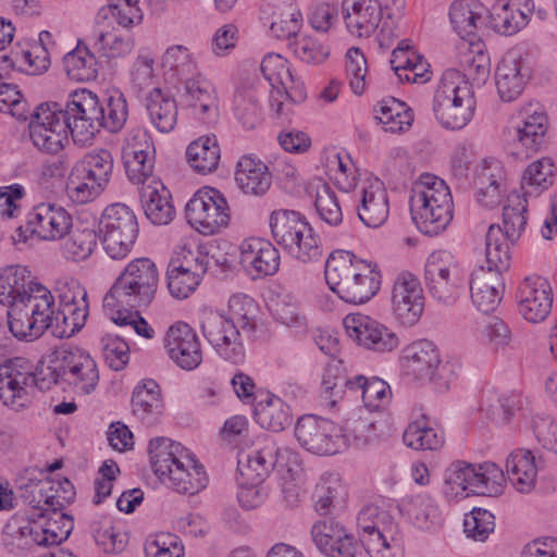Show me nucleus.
Listing matches in <instances>:
<instances>
[{
	"instance_id": "obj_55",
	"label": "nucleus",
	"mask_w": 557,
	"mask_h": 557,
	"mask_svg": "<svg viewBox=\"0 0 557 557\" xmlns=\"http://www.w3.org/2000/svg\"><path fill=\"white\" fill-rule=\"evenodd\" d=\"M95 47L103 52L107 58H120L129 54L135 42L131 35H122L115 27L98 26Z\"/></svg>"
},
{
	"instance_id": "obj_11",
	"label": "nucleus",
	"mask_w": 557,
	"mask_h": 557,
	"mask_svg": "<svg viewBox=\"0 0 557 557\" xmlns=\"http://www.w3.org/2000/svg\"><path fill=\"white\" fill-rule=\"evenodd\" d=\"M237 469L248 481H263L271 471H284L285 478L299 476L300 459L288 447H281L273 440H264L262 446L238 454Z\"/></svg>"
},
{
	"instance_id": "obj_22",
	"label": "nucleus",
	"mask_w": 557,
	"mask_h": 557,
	"mask_svg": "<svg viewBox=\"0 0 557 557\" xmlns=\"http://www.w3.org/2000/svg\"><path fill=\"white\" fill-rule=\"evenodd\" d=\"M424 310V296L420 281L409 272L400 273L392 289V312L406 326H412Z\"/></svg>"
},
{
	"instance_id": "obj_1",
	"label": "nucleus",
	"mask_w": 557,
	"mask_h": 557,
	"mask_svg": "<svg viewBox=\"0 0 557 557\" xmlns=\"http://www.w3.org/2000/svg\"><path fill=\"white\" fill-rule=\"evenodd\" d=\"M0 304L9 307L8 326L18 339L26 334H37L47 326L52 293L45 285L34 282L30 272L22 265H11L0 271Z\"/></svg>"
},
{
	"instance_id": "obj_26",
	"label": "nucleus",
	"mask_w": 557,
	"mask_h": 557,
	"mask_svg": "<svg viewBox=\"0 0 557 557\" xmlns=\"http://www.w3.org/2000/svg\"><path fill=\"white\" fill-rule=\"evenodd\" d=\"M60 354L64 384L82 395L94 392L99 382L96 361L79 348L60 349Z\"/></svg>"
},
{
	"instance_id": "obj_41",
	"label": "nucleus",
	"mask_w": 557,
	"mask_h": 557,
	"mask_svg": "<svg viewBox=\"0 0 557 557\" xmlns=\"http://www.w3.org/2000/svg\"><path fill=\"white\" fill-rule=\"evenodd\" d=\"M474 185L478 189V201L482 206L486 208L497 206L505 188L502 164L498 161L485 162L475 176Z\"/></svg>"
},
{
	"instance_id": "obj_13",
	"label": "nucleus",
	"mask_w": 557,
	"mask_h": 557,
	"mask_svg": "<svg viewBox=\"0 0 557 557\" xmlns=\"http://www.w3.org/2000/svg\"><path fill=\"white\" fill-rule=\"evenodd\" d=\"M138 223L133 210L124 203L106 208L99 222L103 249L112 259L127 256L138 235Z\"/></svg>"
},
{
	"instance_id": "obj_64",
	"label": "nucleus",
	"mask_w": 557,
	"mask_h": 557,
	"mask_svg": "<svg viewBox=\"0 0 557 557\" xmlns=\"http://www.w3.org/2000/svg\"><path fill=\"white\" fill-rule=\"evenodd\" d=\"M521 400L518 395H498L491 393L483 407L486 417L497 425L507 424L513 412L520 408Z\"/></svg>"
},
{
	"instance_id": "obj_17",
	"label": "nucleus",
	"mask_w": 557,
	"mask_h": 557,
	"mask_svg": "<svg viewBox=\"0 0 557 557\" xmlns=\"http://www.w3.org/2000/svg\"><path fill=\"white\" fill-rule=\"evenodd\" d=\"M547 132L546 114L529 104L523 108L518 121L508 129L511 139L508 140V150L516 159H528L537 152L544 143Z\"/></svg>"
},
{
	"instance_id": "obj_5",
	"label": "nucleus",
	"mask_w": 557,
	"mask_h": 557,
	"mask_svg": "<svg viewBox=\"0 0 557 557\" xmlns=\"http://www.w3.org/2000/svg\"><path fill=\"white\" fill-rule=\"evenodd\" d=\"M159 272L149 258L131 261L103 298L104 310L119 307L146 308L154 299Z\"/></svg>"
},
{
	"instance_id": "obj_30",
	"label": "nucleus",
	"mask_w": 557,
	"mask_h": 557,
	"mask_svg": "<svg viewBox=\"0 0 557 557\" xmlns=\"http://www.w3.org/2000/svg\"><path fill=\"white\" fill-rule=\"evenodd\" d=\"M509 202L510 203L503 209L505 230L496 224L490 225L485 237V249L495 246L490 243V237L498 234L499 240L498 236H494V238H497L496 245L498 247L496 250H505L506 255H510L508 243L515 244L524 231L527 224V216L524 215L527 212V200H521L519 196H513L509 199Z\"/></svg>"
},
{
	"instance_id": "obj_37",
	"label": "nucleus",
	"mask_w": 557,
	"mask_h": 557,
	"mask_svg": "<svg viewBox=\"0 0 557 557\" xmlns=\"http://www.w3.org/2000/svg\"><path fill=\"white\" fill-rule=\"evenodd\" d=\"M132 412L136 419L147 426L154 425L163 409L161 389L154 380L140 381L132 395Z\"/></svg>"
},
{
	"instance_id": "obj_36",
	"label": "nucleus",
	"mask_w": 557,
	"mask_h": 557,
	"mask_svg": "<svg viewBox=\"0 0 557 557\" xmlns=\"http://www.w3.org/2000/svg\"><path fill=\"white\" fill-rule=\"evenodd\" d=\"M260 70L277 96L285 95L293 102L305 100L306 95L302 88L293 86L294 77L286 59L280 54L270 53L263 58Z\"/></svg>"
},
{
	"instance_id": "obj_19",
	"label": "nucleus",
	"mask_w": 557,
	"mask_h": 557,
	"mask_svg": "<svg viewBox=\"0 0 557 557\" xmlns=\"http://www.w3.org/2000/svg\"><path fill=\"white\" fill-rule=\"evenodd\" d=\"M29 136L33 144L41 151L55 154L64 148L71 134V124H66L51 109L49 102L40 103L32 114Z\"/></svg>"
},
{
	"instance_id": "obj_34",
	"label": "nucleus",
	"mask_w": 557,
	"mask_h": 557,
	"mask_svg": "<svg viewBox=\"0 0 557 557\" xmlns=\"http://www.w3.org/2000/svg\"><path fill=\"white\" fill-rule=\"evenodd\" d=\"M530 73L524 61L513 53L506 54L495 71L497 92L503 101H513L523 91Z\"/></svg>"
},
{
	"instance_id": "obj_63",
	"label": "nucleus",
	"mask_w": 557,
	"mask_h": 557,
	"mask_svg": "<svg viewBox=\"0 0 557 557\" xmlns=\"http://www.w3.org/2000/svg\"><path fill=\"white\" fill-rule=\"evenodd\" d=\"M61 354L55 350L47 357L42 358L36 367H34L33 388L48 391L53 385L64 384L63 374L61 373Z\"/></svg>"
},
{
	"instance_id": "obj_6",
	"label": "nucleus",
	"mask_w": 557,
	"mask_h": 557,
	"mask_svg": "<svg viewBox=\"0 0 557 557\" xmlns=\"http://www.w3.org/2000/svg\"><path fill=\"white\" fill-rule=\"evenodd\" d=\"M269 226L274 242L290 258L301 263H310L322 257L319 235L299 212L274 210L269 216Z\"/></svg>"
},
{
	"instance_id": "obj_18",
	"label": "nucleus",
	"mask_w": 557,
	"mask_h": 557,
	"mask_svg": "<svg viewBox=\"0 0 557 557\" xmlns=\"http://www.w3.org/2000/svg\"><path fill=\"white\" fill-rule=\"evenodd\" d=\"M342 429L333 421L307 414L298 419L295 436L299 444L317 455H334L342 450Z\"/></svg>"
},
{
	"instance_id": "obj_38",
	"label": "nucleus",
	"mask_w": 557,
	"mask_h": 557,
	"mask_svg": "<svg viewBox=\"0 0 557 557\" xmlns=\"http://www.w3.org/2000/svg\"><path fill=\"white\" fill-rule=\"evenodd\" d=\"M358 218L368 227H380L389 214L387 190L380 180L370 182L362 188L361 203L357 208Z\"/></svg>"
},
{
	"instance_id": "obj_42",
	"label": "nucleus",
	"mask_w": 557,
	"mask_h": 557,
	"mask_svg": "<svg viewBox=\"0 0 557 557\" xmlns=\"http://www.w3.org/2000/svg\"><path fill=\"white\" fill-rule=\"evenodd\" d=\"M233 110L236 119L245 128L253 129L260 124L261 110L252 81L245 79L237 87L233 99Z\"/></svg>"
},
{
	"instance_id": "obj_31",
	"label": "nucleus",
	"mask_w": 557,
	"mask_h": 557,
	"mask_svg": "<svg viewBox=\"0 0 557 557\" xmlns=\"http://www.w3.org/2000/svg\"><path fill=\"white\" fill-rule=\"evenodd\" d=\"M519 311L531 323L543 321L552 309L553 299L546 280L527 277L519 287Z\"/></svg>"
},
{
	"instance_id": "obj_23",
	"label": "nucleus",
	"mask_w": 557,
	"mask_h": 557,
	"mask_svg": "<svg viewBox=\"0 0 557 557\" xmlns=\"http://www.w3.org/2000/svg\"><path fill=\"white\" fill-rule=\"evenodd\" d=\"M344 326L351 339L373 351H392L400 343L395 332L368 315L350 313L345 317Z\"/></svg>"
},
{
	"instance_id": "obj_51",
	"label": "nucleus",
	"mask_w": 557,
	"mask_h": 557,
	"mask_svg": "<svg viewBox=\"0 0 557 557\" xmlns=\"http://www.w3.org/2000/svg\"><path fill=\"white\" fill-rule=\"evenodd\" d=\"M403 440L408 447L417 450H436L444 444V432L432 428L425 417H422L407 426Z\"/></svg>"
},
{
	"instance_id": "obj_15",
	"label": "nucleus",
	"mask_w": 557,
	"mask_h": 557,
	"mask_svg": "<svg viewBox=\"0 0 557 557\" xmlns=\"http://www.w3.org/2000/svg\"><path fill=\"white\" fill-rule=\"evenodd\" d=\"M225 197L215 188L199 189L186 205L188 223L199 233L212 235L226 227L230 221Z\"/></svg>"
},
{
	"instance_id": "obj_57",
	"label": "nucleus",
	"mask_w": 557,
	"mask_h": 557,
	"mask_svg": "<svg viewBox=\"0 0 557 557\" xmlns=\"http://www.w3.org/2000/svg\"><path fill=\"white\" fill-rule=\"evenodd\" d=\"M89 178L106 187L113 171V157L107 149L94 150L75 164Z\"/></svg>"
},
{
	"instance_id": "obj_62",
	"label": "nucleus",
	"mask_w": 557,
	"mask_h": 557,
	"mask_svg": "<svg viewBox=\"0 0 557 557\" xmlns=\"http://www.w3.org/2000/svg\"><path fill=\"white\" fill-rule=\"evenodd\" d=\"M103 189V186L89 178L79 168L74 165L66 183V193L73 202L86 203L100 195Z\"/></svg>"
},
{
	"instance_id": "obj_54",
	"label": "nucleus",
	"mask_w": 557,
	"mask_h": 557,
	"mask_svg": "<svg viewBox=\"0 0 557 557\" xmlns=\"http://www.w3.org/2000/svg\"><path fill=\"white\" fill-rule=\"evenodd\" d=\"M154 149H148L141 154L140 151H135L132 147L123 148L124 166L132 183L144 186L147 185V181L153 178L151 176L154 166Z\"/></svg>"
},
{
	"instance_id": "obj_44",
	"label": "nucleus",
	"mask_w": 557,
	"mask_h": 557,
	"mask_svg": "<svg viewBox=\"0 0 557 557\" xmlns=\"http://www.w3.org/2000/svg\"><path fill=\"white\" fill-rule=\"evenodd\" d=\"M375 119L383 125L385 132L403 133L409 129L413 122L412 110L395 98L380 101L374 107Z\"/></svg>"
},
{
	"instance_id": "obj_56",
	"label": "nucleus",
	"mask_w": 557,
	"mask_h": 557,
	"mask_svg": "<svg viewBox=\"0 0 557 557\" xmlns=\"http://www.w3.org/2000/svg\"><path fill=\"white\" fill-rule=\"evenodd\" d=\"M555 165L548 158L532 162L521 177V189L524 195L541 193L553 184Z\"/></svg>"
},
{
	"instance_id": "obj_61",
	"label": "nucleus",
	"mask_w": 557,
	"mask_h": 557,
	"mask_svg": "<svg viewBox=\"0 0 557 557\" xmlns=\"http://www.w3.org/2000/svg\"><path fill=\"white\" fill-rule=\"evenodd\" d=\"M67 75L75 81L85 82L97 77V61L88 49H75L63 59Z\"/></svg>"
},
{
	"instance_id": "obj_25",
	"label": "nucleus",
	"mask_w": 557,
	"mask_h": 557,
	"mask_svg": "<svg viewBox=\"0 0 557 557\" xmlns=\"http://www.w3.org/2000/svg\"><path fill=\"white\" fill-rule=\"evenodd\" d=\"M424 281L430 295L438 302L453 305L459 296L463 281L458 270L440 253L429 256L424 268Z\"/></svg>"
},
{
	"instance_id": "obj_60",
	"label": "nucleus",
	"mask_w": 557,
	"mask_h": 557,
	"mask_svg": "<svg viewBox=\"0 0 557 557\" xmlns=\"http://www.w3.org/2000/svg\"><path fill=\"white\" fill-rule=\"evenodd\" d=\"M102 113L99 117L100 129L116 133L123 128L128 116L127 103L122 92H114L101 101Z\"/></svg>"
},
{
	"instance_id": "obj_8",
	"label": "nucleus",
	"mask_w": 557,
	"mask_h": 557,
	"mask_svg": "<svg viewBox=\"0 0 557 557\" xmlns=\"http://www.w3.org/2000/svg\"><path fill=\"white\" fill-rule=\"evenodd\" d=\"M503 470L493 462L472 465L457 460L444 472L443 493L449 500L470 495L492 496L500 492Z\"/></svg>"
},
{
	"instance_id": "obj_29",
	"label": "nucleus",
	"mask_w": 557,
	"mask_h": 557,
	"mask_svg": "<svg viewBox=\"0 0 557 557\" xmlns=\"http://www.w3.org/2000/svg\"><path fill=\"white\" fill-rule=\"evenodd\" d=\"M534 10L533 0H496L488 11V23L495 32L511 36L529 24Z\"/></svg>"
},
{
	"instance_id": "obj_32",
	"label": "nucleus",
	"mask_w": 557,
	"mask_h": 557,
	"mask_svg": "<svg viewBox=\"0 0 557 557\" xmlns=\"http://www.w3.org/2000/svg\"><path fill=\"white\" fill-rule=\"evenodd\" d=\"M342 16L351 35L369 37L380 25L382 7L379 0H343Z\"/></svg>"
},
{
	"instance_id": "obj_45",
	"label": "nucleus",
	"mask_w": 557,
	"mask_h": 557,
	"mask_svg": "<svg viewBox=\"0 0 557 557\" xmlns=\"http://www.w3.org/2000/svg\"><path fill=\"white\" fill-rule=\"evenodd\" d=\"M506 471L518 491L525 493L532 490L537 474V466L532 451L519 449L506 459Z\"/></svg>"
},
{
	"instance_id": "obj_49",
	"label": "nucleus",
	"mask_w": 557,
	"mask_h": 557,
	"mask_svg": "<svg viewBox=\"0 0 557 557\" xmlns=\"http://www.w3.org/2000/svg\"><path fill=\"white\" fill-rule=\"evenodd\" d=\"M257 422L264 429L281 432L292 424L290 408L280 397L272 395L267 401L259 403L255 409Z\"/></svg>"
},
{
	"instance_id": "obj_12",
	"label": "nucleus",
	"mask_w": 557,
	"mask_h": 557,
	"mask_svg": "<svg viewBox=\"0 0 557 557\" xmlns=\"http://www.w3.org/2000/svg\"><path fill=\"white\" fill-rule=\"evenodd\" d=\"M49 103L66 124H71V136L75 144H90L100 132L99 117L102 116V107L98 96L92 91L75 90L64 103Z\"/></svg>"
},
{
	"instance_id": "obj_2",
	"label": "nucleus",
	"mask_w": 557,
	"mask_h": 557,
	"mask_svg": "<svg viewBox=\"0 0 557 557\" xmlns=\"http://www.w3.org/2000/svg\"><path fill=\"white\" fill-rule=\"evenodd\" d=\"M324 276L329 287L350 304L369 301L380 289L381 275L375 263L357 258L348 250L330 253Z\"/></svg>"
},
{
	"instance_id": "obj_33",
	"label": "nucleus",
	"mask_w": 557,
	"mask_h": 557,
	"mask_svg": "<svg viewBox=\"0 0 557 557\" xmlns=\"http://www.w3.org/2000/svg\"><path fill=\"white\" fill-rule=\"evenodd\" d=\"M280 252L269 240L252 237L240 245V263L257 276L273 275L280 268Z\"/></svg>"
},
{
	"instance_id": "obj_3",
	"label": "nucleus",
	"mask_w": 557,
	"mask_h": 557,
	"mask_svg": "<svg viewBox=\"0 0 557 557\" xmlns=\"http://www.w3.org/2000/svg\"><path fill=\"white\" fill-rule=\"evenodd\" d=\"M148 451L153 472L162 482L168 479L177 493L194 495L207 486L209 480L203 467L181 443L156 437L149 442Z\"/></svg>"
},
{
	"instance_id": "obj_7",
	"label": "nucleus",
	"mask_w": 557,
	"mask_h": 557,
	"mask_svg": "<svg viewBox=\"0 0 557 557\" xmlns=\"http://www.w3.org/2000/svg\"><path fill=\"white\" fill-rule=\"evenodd\" d=\"M475 98L470 84L461 73L448 70L435 90L433 112L437 122L446 129H461L473 117Z\"/></svg>"
},
{
	"instance_id": "obj_50",
	"label": "nucleus",
	"mask_w": 557,
	"mask_h": 557,
	"mask_svg": "<svg viewBox=\"0 0 557 557\" xmlns=\"http://www.w3.org/2000/svg\"><path fill=\"white\" fill-rule=\"evenodd\" d=\"M403 510L419 529L433 530L442 523L438 507L428 495L412 496L403 504Z\"/></svg>"
},
{
	"instance_id": "obj_58",
	"label": "nucleus",
	"mask_w": 557,
	"mask_h": 557,
	"mask_svg": "<svg viewBox=\"0 0 557 557\" xmlns=\"http://www.w3.org/2000/svg\"><path fill=\"white\" fill-rule=\"evenodd\" d=\"M357 524L362 532L361 539L374 537L376 533H391L394 527L391 515L373 504L362 507Z\"/></svg>"
},
{
	"instance_id": "obj_14",
	"label": "nucleus",
	"mask_w": 557,
	"mask_h": 557,
	"mask_svg": "<svg viewBox=\"0 0 557 557\" xmlns=\"http://www.w3.org/2000/svg\"><path fill=\"white\" fill-rule=\"evenodd\" d=\"M405 367L419 380H428L444 392L456 377L453 364L443 363L437 347L428 339L412 343L405 350Z\"/></svg>"
},
{
	"instance_id": "obj_43",
	"label": "nucleus",
	"mask_w": 557,
	"mask_h": 557,
	"mask_svg": "<svg viewBox=\"0 0 557 557\" xmlns=\"http://www.w3.org/2000/svg\"><path fill=\"white\" fill-rule=\"evenodd\" d=\"M485 7L479 0H455L449 9L450 23L462 38L474 34L484 22Z\"/></svg>"
},
{
	"instance_id": "obj_52",
	"label": "nucleus",
	"mask_w": 557,
	"mask_h": 557,
	"mask_svg": "<svg viewBox=\"0 0 557 557\" xmlns=\"http://www.w3.org/2000/svg\"><path fill=\"white\" fill-rule=\"evenodd\" d=\"M322 393L334 406L346 391L354 393V377L349 379L339 359H332L325 367L322 376Z\"/></svg>"
},
{
	"instance_id": "obj_53",
	"label": "nucleus",
	"mask_w": 557,
	"mask_h": 557,
	"mask_svg": "<svg viewBox=\"0 0 557 557\" xmlns=\"http://www.w3.org/2000/svg\"><path fill=\"white\" fill-rule=\"evenodd\" d=\"M359 393L364 407L370 411L380 409L391 400L389 385L380 377L356 375L354 377V393Z\"/></svg>"
},
{
	"instance_id": "obj_28",
	"label": "nucleus",
	"mask_w": 557,
	"mask_h": 557,
	"mask_svg": "<svg viewBox=\"0 0 557 557\" xmlns=\"http://www.w3.org/2000/svg\"><path fill=\"white\" fill-rule=\"evenodd\" d=\"M311 536L320 552L329 557H356L359 548L354 536L331 518L317 521Z\"/></svg>"
},
{
	"instance_id": "obj_35",
	"label": "nucleus",
	"mask_w": 557,
	"mask_h": 557,
	"mask_svg": "<svg viewBox=\"0 0 557 557\" xmlns=\"http://www.w3.org/2000/svg\"><path fill=\"white\" fill-rule=\"evenodd\" d=\"M139 199L147 219L156 225H166L175 216L172 197L165 186L156 178L139 187Z\"/></svg>"
},
{
	"instance_id": "obj_16",
	"label": "nucleus",
	"mask_w": 557,
	"mask_h": 557,
	"mask_svg": "<svg viewBox=\"0 0 557 557\" xmlns=\"http://www.w3.org/2000/svg\"><path fill=\"white\" fill-rule=\"evenodd\" d=\"M240 327L233 319L209 311L201 319V331L215 352L226 361L239 364L245 360V347Z\"/></svg>"
},
{
	"instance_id": "obj_47",
	"label": "nucleus",
	"mask_w": 557,
	"mask_h": 557,
	"mask_svg": "<svg viewBox=\"0 0 557 557\" xmlns=\"http://www.w3.org/2000/svg\"><path fill=\"white\" fill-rule=\"evenodd\" d=\"M270 33L277 39H290L297 36L301 23V12L293 0H282L273 4L269 16Z\"/></svg>"
},
{
	"instance_id": "obj_9",
	"label": "nucleus",
	"mask_w": 557,
	"mask_h": 557,
	"mask_svg": "<svg viewBox=\"0 0 557 557\" xmlns=\"http://www.w3.org/2000/svg\"><path fill=\"white\" fill-rule=\"evenodd\" d=\"M87 290L79 284L69 286L59 294V304L52 295V305H49L47 326L41 327L37 334H26L22 339L34 341L50 331L54 337L69 338L79 332L86 324L89 314Z\"/></svg>"
},
{
	"instance_id": "obj_39",
	"label": "nucleus",
	"mask_w": 557,
	"mask_h": 557,
	"mask_svg": "<svg viewBox=\"0 0 557 557\" xmlns=\"http://www.w3.org/2000/svg\"><path fill=\"white\" fill-rule=\"evenodd\" d=\"M235 181L244 194L260 197L270 189L272 175L261 160L244 156L237 163Z\"/></svg>"
},
{
	"instance_id": "obj_24",
	"label": "nucleus",
	"mask_w": 557,
	"mask_h": 557,
	"mask_svg": "<svg viewBox=\"0 0 557 557\" xmlns=\"http://www.w3.org/2000/svg\"><path fill=\"white\" fill-rule=\"evenodd\" d=\"M73 227L72 215L61 206L41 202L27 214L25 231L39 239L53 242L64 238Z\"/></svg>"
},
{
	"instance_id": "obj_4",
	"label": "nucleus",
	"mask_w": 557,
	"mask_h": 557,
	"mask_svg": "<svg viewBox=\"0 0 557 557\" xmlns=\"http://www.w3.org/2000/svg\"><path fill=\"white\" fill-rule=\"evenodd\" d=\"M410 213L422 233L434 236L444 231L453 219V198L446 183L432 174L421 175L411 190Z\"/></svg>"
},
{
	"instance_id": "obj_20",
	"label": "nucleus",
	"mask_w": 557,
	"mask_h": 557,
	"mask_svg": "<svg viewBox=\"0 0 557 557\" xmlns=\"http://www.w3.org/2000/svg\"><path fill=\"white\" fill-rule=\"evenodd\" d=\"M34 367L28 360L16 357L0 366V399L15 410L30 403Z\"/></svg>"
},
{
	"instance_id": "obj_59",
	"label": "nucleus",
	"mask_w": 557,
	"mask_h": 557,
	"mask_svg": "<svg viewBox=\"0 0 557 557\" xmlns=\"http://www.w3.org/2000/svg\"><path fill=\"white\" fill-rule=\"evenodd\" d=\"M48 521L40 527L42 535L36 532L34 542L38 545L48 546L60 544L65 541L73 530V518L58 510V513L51 511L47 515Z\"/></svg>"
},
{
	"instance_id": "obj_27",
	"label": "nucleus",
	"mask_w": 557,
	"mask_h": 557,
	"mask_svg": "<svg viewBox=\"0 0 557 557\" xmlns=\"http://www.w3.org/2000/svg\"><path fill=\"white\" fill-rule=\"evenodd\" d=\"M164 346L170 359L183 370H194L202 362L198 335L187 323L177 322L170 326Z\"/></svg>"
},
{
	"instance_id": "obj_21",
	"label": "nucleus",
	"mask_w": 557,
	"mask_h": 557,
	"mask_svg": "<svg viewBox=\"0 0 557 557\" xmlns=\"http://www.w3.org/2000/svg\"><path fill=\"white\" fill-rule=\"evenodd\" d=\"M181 99L191 115L206 124L219 117V97L214 85L201 73L184 77L181 82Z\"/></svg>"
},
{
	"instance_id": "obj_46",
	"label": "nucleus",
	"mask_w": 557,
	"mask_h": 557,
	"mask_svg": "<svg viewBox=\"0 0 557 557\" xmlns=\"http://www.w3.org/2000/svg\"><path fill=\"white\" fill-rule=\"evenodd\" d=\"M220 147L214 135L202 136L189 144L186 158L189 165L200 174L215 171L220 161Z\"/></svg>"
},
{
	"instance_id": "obj_10",
	"label": "nucleus",
	"mask_w": 557,
	"mask_h": 557,
	"mask_svg": "<svg viewBox=\"0 0 557 557\" xmlns=\"http://www.w3.org/2000/svg\"><path fill=\"white\" fill-rule=\"evenodd\" d=\"M494 236L499 235L490 237V243L495 246L485 249L487 267L475 269L470 280L472 302L484 313L492 312L498 307L505 289L503 272L510 267V255H506L505 250H496L497 238Z\"/></svg>"
},
{
	"instance_id": "obj_48",
	"label": "nucleus",
	"mask_w": 557,
	"mask_h": 557,
	"mask_svg": "<svg viewBox=\"0 0 557 557\" xmlns=\"http://www.w3.org/2000/svg\"><path fill=\"white\" fill-rule=\"evenodd\" d=\"M339 428L344 440L342 449L347 446L363 447L379 436L376 423L369 417H363L360 410L352 412Z\"/></svg>"
},
{
	"instance_id": "obj_40",
	"label": "nucleus",
	"mask_w": 557,
	"mask_h": 557,
	"mask_svg": "<svg viewBox=\"0 0 557 557\" xmlns=\"http://www.w3.org/2000/svg\"><path fill=\"white\" fill-rule=\"evenodd\" d=\"M145 107L153 126L161 133L171 132L177 123V103L173 96L152 88L146 96Z\"/></svg>"
}]
</instances>
